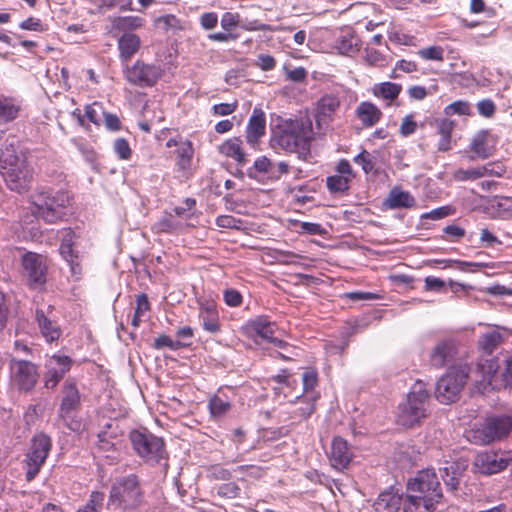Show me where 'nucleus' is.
<instances>
[{"label":"nucleus","mask_w":512,"mask_h":512,"mask_svg":"<svg viewBox=\"0 0 512 512\" xmlns=\"http://www.w3.org/2000/svg\"><path fill=\"white\" fill-rule=\"evenodd\" d=\"M146 503L142 479L134 473L114 479L106 508L114 512H138Z\"/></svg>","instance_id":"f257e3e1"},{"label":"nucleus","mask_w":512,"mask_h":512,"mask_svg":"<svg viewBox=\"0 0 512 512\" xmlns=\"http://www.w3.org/2000/svg\"><path fill=\"white\" fill-rule=\"evenodd\" d=\"M69 201V193L64 189L39 187L31 195L32 212L37 218L43 219L48 224H53L66 216Z\"/></svg>","instance_id":"f03ea898"},{"label":"nucleus","mask_w":512,"mask_h":512,"mask_svg":"<svg viewBox=\"0 0 512 512\" xmlns=\"http://www.w3.org/2000/svg\"><path fill=\"white\" fill-rule=\"evenodd\" d=\"M274 139L286 151L297 153L299 158H306L310 154L311 122L303 119H285L278 126Z\"/></svg>","instance_id":"7ed1b4c3"},{"label":"nucleus","mask_w":512,"mask_h":512,"mask_svg":"<svg viewBox=\"0 0 512 512\" xmlns=\"http://www.w3.org/2000/svg\"><path fill=\"white\" fill-rule=\"evenodd\" d=\"M128 439L134 453L144 463L150 466L163 465L165 468L168 467L169 454L162 437L153 434L147 428H141L132 429L129 432Z\"/></svg>","instance_id":"20e7f679"},{"label":"nucleus","mask_w":512,"mask_h":512,"mask_svg":"<svg viewBox=\"0 0 512 512\" xmlns=\"http://www.w3.org/2000/svg\"><path fill=\"white\" fill-rule=\"evenodd\" d=\"M0 172L10 190L22 193L28 190L33 179V168L13 145H7L0 155Z\"/></svg>","instance_id":"39448f33"},{"label":"nucleus","mask_w":512,"mask_h":512,"mask_svg":"<svg viewBox=\"0 0 512 512\" xmlns=\"http://www.w3.org/2000/svg\"><path fill=\"white\" fill-rule=\"evenodd\" d=\"M429 394L422 383H416L407 395L405 402L398 407L397 423L412 428L422 423L427 417Z\"/></svg>","instance_id":"423d86ee"},{"label":"nucleus","mask_w":512,"mask_h":512,"mask_svg":"<svg viewBox=\"0 0 512 512\" xmlns=\"http://www.w3.org/2000/svg\"><path fill=\"white\" fill-rule=\"evenodd\" d=\"M476 370L493 389L512 387V353L505 356L502 365L495 358H481Z\"/></svg>","instance_id":"0eeeda50"},{"label":"nucleus","mask_w":512,"mask_h":512,"mask_svg":"<svg viewBox=\"0 0 512 512\" xmlns=\"http://www.w3.org/2000/svg\"><path fill=\"white\" fill-rule=\"evenodd\" d=\"M52 450V438L43 431L35 433L30 441L25 454V478L28 482L35 479L45 464Z\"/></svg>","instance_id":"6e6552de"},{"label":"nucleus","mask_w":512,"mask_h":512,"mask_svg":"<svg viewBox=\"0 0 512 512\" xmlns=\"http://www.w3.org/2000/svg\"><path fill=\"white\" fill-rule=\"evenodd\" d=\"M512 430V417L509 415L487 416L479 427L471 431L475 444L487 445L506 438Z\"/></svg>","instance_id":"1a4fd4ad"},{"label":"nucleus","mask_w":512,"mask_h":512,"mask_svg":"<svg viewBox=\"0 0 512 512\" xmlns=\"http://www.w3.org/2000/svg\"><path fill=\"white\" fill-rule=\"evenodd\" d=\"M470 368L468 365L453 366L442 376L436 385L435 396L443 404L455 402L467 382Z\"/></svg>","instance_id":"9d476101"},{"label":"nucleus","mask_w":512,"mask_h":512,"mask_svg":"<svg viewBox=\"0 0 512 512\" xmlns=\"http://www.w3.org/2000/svg\"><path fill=\"white\" fill-rule=\"evenodd\" d=\"M22 274L30 290L43 291L47 283V265L45 258L35 252L27 251L21 257Z\"/></svg>","instance_id":"9b49d317"},{"label":"nucleus","mask_w":512,"mask_h":512,"mask_svg":"<svg viewBox=\"0 0 512 512\" xmlns=\"http://www.w3.org/2000/svg\"><path fill=\"white\" fill-rule=\"evenodd\" d=\"M280 331L275 323L268 322L266 318L258 317V350H267L270 355L283 359H291L282 351L287 350L289 345L280 338Z\"/></svg>","instance_id":"f8f14e48"},{"label":"nucleus","mask_w":512,"mask_h":512,"mask_svg":"<svg viewBox=\"0 0 512 512\" xmlns=\"http://www.w3.org/2000/svg\"><path fill=\"white\" fill-rule=\"evenodd\" d=\"M12 379L19 392H31L39 380L38 366L31 361L12 357L10 360Z\"/></svg>","instance_id":"ddd939ff"},{"label":"nucleus","mask_w":512,"mask_h":512,"mask_svg":"<svg viewBox=\"0 0 512 512\" xmlns=\"http://www.w3.org/2000/svg\"><path fill=\"white\" fill-rule=\"evenodd\" d=\"M125 79L132 85L141 88L153 87L162 76V70L154 64L137 60L123 70Z\"/></svg>","instance_id":"4468645a"},{"label":"nucleus","mask_w":512,"mask_h":512,"mask_svg":"<svg viewBox=\"0 0 512 512\" xmlns=\"http://www.w3.org/2000/svg\"><path fill=\"white\" fill-rule=\"evenodd\" d=\"M408 491L424 496L428 501L439 503L442 498L440 482L434 470L426 469L408 483Z\"/></svg>","instance_id":"2eb2a0df"},{"label":"nucleus","mask_w":512,"mask_h":512,"mask_svg":"<svg viewBox=\"0 0 512 512\" xmlns=\"http://www.w3.org/2000/svg\"><path fill=\"white\" fill-rule=\"evenodd\" d=\"M72 365L73 360L67 355L55 353L48 356L44 363V387L48 390H54L64 376L71 370Z\"/></svg>","instance_id":"dca6fc26"},{"label":"nucleus","mask_w":512,"mask_h":512,"mask_svg":"<svg viewBox=\"0 0 512 512\" xmlns=\"http://www.w3.org/2000/svg\"><path fill=\"white\" fill-rule=\"evenodd\" d=\"M509 463V458L502 453L485 451L478 453L474 459L475 469L483 475H492L503 471Z\"/></svg>","instance_id":"f3484780"},{"label":"nucleus","mask_w":512,"mask_h":512,"mask_svg":"<svg viewBox=\"0 0 512 512\" xmlns=\"http://www.w3.org/2000/svg\"><path fill=\"white\" fill-rule=\"evenodd\" d=\"M73 237L74 232L69 229L61 241L59 252L70 268L71 277L74 280H79L82 276V266L80 264L79 252L73 248Z\"/></svg>","instance_id":"a211bd4d"},{"label":"nucleus","mask_w":512,"mask_h":512,"mask_svg":"<svg viewBox=\"0 0 512 512\" xmlns=\"http://www.w3.org/2000/svg\"><path fill=\"white\" fill-rule=\"evenodd\" d=\"M62 399L59 407V417L66 419L80 407L81 395L73 379H67L62 386Z\"/></svg>","instance_id":"6ab92c4d"},{"label":"nucleus","mask_w":512,"mask_h":512,"mask_svg":"<svg viewBox=\"0 0 512 512\" xmlns=\"http://www.w3.org/2000/svg\"><path fill=\"white\" fill-rule=\"evenodd\" d=\"M458 353L457 344L454 340H442L432 349L430 353V364L436 368H442L452 362Z\"/></svg>","instance_id":"aec40b11"},{"label":"nucleus","mask_w":512,"mask_h":512,"mask_svg":"<svg viewBox=\"0 0 512 512\" xmlns=\"http://www.w3.org/2000/svg\"><path fill=\"white\" fill-rule=\"evenodd\" d=\"M353 452L346 440L342 437H335L331 443L329 459L331 465L337 470L345 469L351 462Z\"/></svg>","instance_id":"412c9836"},{"label":"nucleus","mask_w":512,"mask_h":512,"mask_svg":"<svg viewBox=\"0 0 512 512\" xmlns=\"http://www.w3.org/2000/svg\"><path fill=\"white\" fill-rule=\"evenodd\" d=\"M402 505V495L390 488L379 494L374 502V509L376 512H398Z\"/></svg>","instance_id":"4be33fe9"},{"label":"nucleus","mask_w":512,"mask_h":512,"mask_svg":"<svg viewBox=\"0 0 512 512\" xmlns=\"http://www.w3.org/2000/svg\"><path fill=\"white\" fill-rule=\"evenodd\" d=\"M489 138L490 135L486 130H481L473 136L469 148L475 156H472L471 159H487L493 155L494 147L489 145Z\"/></svg>","instance_id":"5701e85b"},{"label":"nucleus","mask_w":512,"mask_h":512,"mask_svg":"<svg viewBox=\"0 0 512 512\" xmlns=\"http://www.w3.org/2000/svg\"><path fill=\"white\" fill-rule=\"evenodd\" d=\"M340 107V99L336 94H324L317 102L318 121L331 120Z\"/></svg>","instance_id":"b1692460"},{"label":"nucleus","mask_w":512,"mask_h":512,"mask_svg":"<svg viewBox=\"0 0 512 512\" xmlns=\"http://www.w3.org/2000/svg\"><path fill=\"white\" fill-rule=\"evenodd\" d=\"M356 117L361 121L365 127H372L378 123L382 117L381 110L372 102H361L356 110Z\"/></svg>","instance_id":"393cba45"},{"label":"nucleus","mask_w":512,"mask_h":512,"mask_svg":"<svg viewBox=\"0 0 512 512\" xmlns=\"http://www.w3.org/2000/svg\"><path fill=\"white\" fill-rule=\"evenodd\" d=\"M36 321L42 336L47 342L51 343L59 339L61 336V329L59 325L56 322L50 320L43 310H36Z\"/></svg>","instance_id":"a878e982"},{"label":"nucleus","mask_w":512,"mask_h":512,"mask_svg":"<svg viewBox=\"0 0 512 512\" xmlns=\"http://www.w3.org/2000/svg\"><path fill=\"white\" fill-rule=\"evenodd\" d=\"M141 40L138 35L125 32L118 39L119 56L122 61H128L138 51Z\"/></svg>","instance_id":"bb28decb"},{"label":"nucleus","mask_w":512,"mask_h":512,"mask_svg":"<svg viewBox=\"0 0 512 512\" xmlns=\"http://www.w3.org/2000/svg\"><path fill=\"white\" fill-rule=\"evenodd\" d=\"M288 171V165L285 162L274 164L270 159L263 157L258 159V182L261 181L260 176H266L268 179L277 180L282 174Z\"/></svg>","instance_id":"cd10ccee"},{"label":"nucleus","mask_w":512,"mask_h":512,"mask_svg":"<svg viewBox=\"0 0 512 512\" xmlns=\"http://www.w3.org/2000/svg\"><path fill=\"white\" fill-rule=\"evenodd\" d=\"M437 503L428 501L427 498L417 495L415 492H410L405 501L403 502L404 512H431L435 509Z\"/></svg>","instance_id":"c85d7f7f"},{"label":"nucleus","mask_w":512,"mask_h":512,"mask_svg":"<svg viewBox=\"0 0 512 512\" xmlns=\"http://www.w3.org/2000/svg\"><path fill=\"white\" fill-rule=\"evenodd\" d=\"M385 205L390 209L412 208L415 205V199L408 191L393 188L385 200Z\"/></svg>","instance_id":"c756f323"},{"label":"nucleus","mask_w":512,"mask_h":512,"mask_svg":"<svg viewBox=\"0 0 512 512\" xmlns=\"http://www.w3.org/2000/svg\"><path fill=\"white\" fill-rule=\"evenodd\" d=\"M19 110L20 107L15 103L13 98L0 95V125L15 120Z\"/></svg>","instance_id":"7c9ffc66"},{"label":"nucleus","mask_w":512,"mask_h":512,"mask_svg":"<svg viewBox=\"0 0 512 512\" xmlns=\"http://www.w3.org/2000/svg\"><path fill=\"white\" fill-rule=\"evenodd\" d=\"M241 144L242 140L240 138L229 139L222 144L220 148L221 153L235 159L239 165H243L246 159Z\"/></svg>","instance_id":"2f4dec72"},{"label":"nucleus","mask_w":512,"mask_h":512,"mask_svg":"<svg viewBox=\"0 0 512 512\" xmlns=\"http://www.w3.org/2000/svg\"><path fill=\"white\" fill-rule=\"evenodd\" d=\"M177 154V165L180 170L189 169L191 166L194 148L193 143L186 139L183 142H180L179 147L176 150Z\"/></svg>","instance_id":"473e14b6"},{"label":"nucleus","mask_w":512,"mask_h":512,"mask_svg":"<svg viewBox=\"0 0 512 512\" xmlns=\"http://www.w3.org/2000/svg\"><path fill=\"white\" fill-rule=\"evenodd\" d=\"M401 90L402 86L400 84L392 82H383L380 84H376L373 87V94L376 97H381L385 100L393 101L399 96Z\"/></svg>","instance_id":"72a5a7b5"},{"label":"nucleus","mask_w":512,"mask_h":512,"mask_svg":"<svg viewBox=\"0 0 512 512\" xmlns=\"http://www.w3.org/2000/svg\"><path fill=\"white\" fill-rule=\"evenodd\" d=\"M191 345V342H185L181 340H173L170 336L162 334L154 339L152 347L155 350H162L168 348L171 351H177L181 348H186Z\"/></svg>","instance_id":"f704fd0d"},{"label":"nucleus","mask_w":512,"mask_h":512,"mask_svg":"<svg viewBox=\"0 0 512 512\" xmlns=\"http://www.w3.org/2000/svg\"><path fill=\"white\" fill-rule=\"evenodd\" d=\"M143 25V19L138 16H118L112 20L114 29L129 32Z\"/></svg>","instance_id":"c9c22d12"},{"label":"nucleus","mask_w":512,"mask_h":512,"mask_svg":"<svg viewBox=\"0 0 512 512\" xmlns=\"http://www.w3.org/2000/svg\"><path fill=\"white\" fill-rule=\"evenodd\" d=\"M437 130L441 136L438 149L440 151L449 150L451 143V133L453 130V122L448 119H442L437 123Z\"/></svg>","instance_id":"e433bc0d"},{"label":"nucleus","mask_w":512,"mask_h":512,"mask_svg":"<svg viewBox=\"0 0 512 512\" xmlns=\"http://www.w3.org/2000/svg\"><path fill=\"white\" fill-rule=\"evenodd\" d=\"M502 340L501 333L497 331L488 332L480 337L479 346L485 353L491 355Z\"/></svg>","instance_id":"4c0bfd02"},{"label":"nucleus","mask_w":512,"mask_h":512,"mask_svg":"<svg viewBox=\"0 0 512 512\" xmlns=\"http://www.w3.org/2000/svg\"><path fill=\"white\" fill-rule=\"evenodd\" d=\"M486 169L484 167H472L468 169H457L453 173V179L456 181H474L485 177Z\"/></svg>","instance_id":"58836bf2"},{"label":"nucleus","mask_w":512,"mask_h":512,"mask_svg":"<svg viewBox=\"0 0 512 512\" xmlns=\"http://www.w3.org/2000/svg\"><path fill=\"white\" fill-rule=\"evenodd\" d=\"M112 426V423H107L105 429L98 433V446L102 451L108 452L114 449L115 443L113 439L117 438V433L110 431Z\"/></svg>","instance_id":"ea45409f"},{"label":"nucleus","mask_w":512,"mask_h":512,"mask_svg":"<svg viewBox=\"0 0 512 512\" xmlns=\"http://www.w3.org/2000/svg\"><path fill=\"white\" fill-rule=\"evenodd\" d=\"M271 380L279 385L273 387L276 394L279 390H283L284 397L290 398V390L292 389V386L296 384V381L291 378L290 374L286 370H283L282 373L277 376H273Z\"/></svg>","instance_id":"a19ab883"},{"label":"nucleus","mask_w":512,"mask_h":512,"mask_svg":"<svg viewBox=\"0 0 512 512\" xmlns=\"http://www.w3.org/2000/svg\"><path fill=\"white\" fill-rule=\"evenodd\" d=\"M350 179L344 175H331L327 177L326 186L331 193H343L349 189Z\"/></svg>","instance_id":"79ce46f5"},{"label":"nucleus","mask_w":512,"mask_h":512,"mask_svg":"<svg viewBox=\"0 0 512 512\" xmlns=\"http://www.w3.org/2000/svg\"><path fill=\"white\" fill-rule=\"evenodd\" d=\"M208 408L212 417L219 418L230 410L231 404L229 401L214 395L208 402Z\"/></svg>","instance_id":"37998d69"},{"label":"nucleus","mask_w":512,"mask_h":512,"mask_svg":"<svg viewBox=\"0 0 512 512\" xmlns=\"http://www.w3.org/2000/svg\"><path fill=\"white\" fill-rule=\"evenodd\" d=\"M202 327L209 333H217L220 330L218 315L211 309H206L205 314H201Z\"/></svg>","instance_id":"c03bdc74"},{"label":"nucleus","mask_w":512,"mask_h":512,"mask_svg":"<svg viewBox=\"0 0 512 512\" xmlns=\"http://www.w3.org/2000/svg\"><path fill=\"white\" fill-rule=\"evenodd\" d=\"M104 108L99 102H94L85 107V116L93 124L99 126L103 119Z\"/></svg>","instance_id":"a18cd8bd"},{"label":"nucleus","mask_w":512,"mask_h":512,"mask_svg":"<svg viewBox=\"0 0 512 512\" xmlns=\"http://www.w3.org/2000/svg\"><path fill=\"white\" fill-rule=\"evenodd\" d=\"M105 501V493L102 491H92L87 502L82 506L93 512H101Z\"/></svg>","instance_id":"49530a36"},{"label":"nucleus","mask_w":512,"mask_h":512,"mask_svg":"<svg viewBox=\"0 0 512 512\" xmlns=\"http://www.w3.org/2000/svg\"><path fill=\"white\" fill-rule=\"evenodd\" d=\"M417 55L429 61H443L444 49L441 46H429L418 50Z\"/></svg>","instance_id":"de8ad7c7"},{"label":"nucleus","mask_w":512,"mask_h":512,"mask_svg":"<svg viewBox=\"0 0 512 512\" xmlns=\"http://www.w3.org/2000/svg\"><path fill=\"white\" fill-rule=\"evenodd\" d=\"M113 151L120 160H128L132 155L129 142L123 137H119L114 141Z\"/></svg>","instance_id":"09e8293b"},{"label":"nucleus","mask_w":512,"mask_h":512,"mask_svg":"<svg viewBox=\"0 0 512 512\" xmlns=\"http://www.w3.org/2000/svg\"><path fill=\"white\" fill-rule=\"evenodd\" d=\"M288 433L285 427L278 428H262L258 431V441L262 439L264 442L277 440Z\"/></svg>","instance_id":"8fccbe9b"},{"label":"nucleus","mask_w":512,"mask_h":512,"mask_svg":"<svg viewBox=\"0 0 512 512\" xmlns=\"http://www.w3.org/2000/svg\"><path fill=\"white\" fill-rule=\"evenodd\" d=\"M303 392L308 394L311 392L318 382V375L314 369H307L302 374Z\"/></svg>","instance_id":"3c124183"},{"label":"nucleus","mask_w":512,"mask_h":512,"mask_svg":"<svg viewBox=\"0 0 512 512\" xmlns=\"http://www.w3.org/2000/svg\"><path fill=\"white\" fill-rule=\"evenodd\" d=\"M354 162L360 165L363 171L368 174L374 169L373 157L369 152L363 150L357 156L354 157Z\"/></svg>","instance_id":"603ef678"},{"label":"nucleus","mask_w":512,"mask_h":512,"mask_svg":"<svg viewBox=\"0 0 512 512\" xmlns=\"http://www.w3.org/2000/svg\"><path fill=\"white\" fill-rule=\"evenodd\" d=\"M9 312L10 309L6 295L0 290V333H2L7 326Z\"/></svg>","instance_id":"864d4df0"},{"label":"nucleus","mask_w":512,"mask_h":512,"mask_svg":"<svg viewBox=\"0 0 512 512\" xmlns=\"http://www.w3.org/2000/svg\"><path fill=\"white\" fill-rule=\"evenodd\" d=\"M223 298L225 303L230 307H237L242 303V295L241 293L234 289V288H228L224 290L223 292Z\"/></svg>","instance_id":"5fc2aeb1"},{"label":"nucleus","mask_w":512,"mask_h":512,"mask_svg":"<svg viewBox=\"0 0 512 512\" xmlns=\"http://www.w3.org/2000/svg\"><path fill=\"white\" fill-rule=\"evenodd\" d=\"M471 106L466 101H455L446 107L448 114L469 115Z\"/></svg>","instance_id":"6e6d98bb"},{"label":"nucleus","mask_w":512,"mask_h":512,"mask_svg":"<svg viewBox=\"0 0 512 512\" xmlns=\"http://www.w3.org/2000/svg\"><path fill=\"white\" fill-rule=\"evenodd\" d=\"M103 120L106 129L109 131L117 132L122 128V123L116 114L104 111Z\"/></svg>","instance_id":"4d7b16f0"},{"label":"nucleus","mask_w":512,"mask_h":512,"mask_svg":"<svg viewBox=\"0 0 512 512\" xmlns=\"http://www.w3.org/2000/svg\"><path fill=\"white\" fill-rule=\"evenodd\" d=\"M452 469H453L452 466L451 467H445L441 471H442V478H443V481L446 484V486L450 490L455 491V490L458 489L459 480L455 476L454 471H451Z\"/></svg>","instance_id":"13d9d810"},{"label":"nucleus","mask_w":512,"mask_h":512,"mask_svg":"<svg viewBox=\"0 0 512 512\" xmlns=\"http://www.w3.org/2000/svg\"><path fill=\"white\" fill-rule=\"evenodd\" d=\"M247 142L255 147L256 145V107L252 110L247 126Z\"/></svg>","instance_id":"bf43d9fd"},{"label":"nucleus","mask_w":512,"mask_h":512,"mask_svg":"<svg viewBox=\"0 0 512 512\" xmlns=\"http://www.w3.org/2000/svg\"><path fill=\"white\" fill-rule=\"evenodd\" d=\"M417 130V123L413 120L412 115H406L400 125L399 132L402 136L407 137Z\"/></svg>","instance_id":"052dcab7"},{"label":"nucleus","mask_w":512,"mask_h":512,"mask_svg":"<svg viewBox=\"0 0 512 512\" xmlns=\"http://www.w3.org/2000/svg\"><path fill=\"white\" fill-rule=\"evenodd\" d=\"M397 70H401L405 73H411V72H415L418 70V66L417 64L414 62V61H409V60H399L397 63H396V66L391 74V78H398L399 76L397 75L396 71Z\"/></svg>","instance_id":"680f3d73"},{"label":"nucleus","mask_w":512,"mask_h":512,"mask_svg":"<svg viewBox=\"0 0 512 512\" xmlns=\"http://www.w3.org/2000/svg\"><path fill=\"white\" fill-rule=\"evenodd\" d=\"M452 209L450 206H442L436 209H433L430 212L424 213L421 217L424 219H432L439 220L443 219L452 214Z\"/></svg>","instance_id":"e2e57ef3"},{"label":"nucleus","mask_w":512,"mask_h":512,"mask_svg":"<svg viewBox=\"0 0 512 512\" xmlns=\"http://www.w3.org/2000/svg\"><path fill=\"white\" fill-rule=\"evenodd\" d=\"M314 397H310L309 401L303 402V405L293 411L296 416L300 419H307L314 412Z\"/></svg>","instance_id":"0e129e2a"},{"label":"nucleus","mask_w":512,"mask_h":512,"mask_svg":"<svg viewBox=\"0 0 512 512\" xmlns=\"http://www.w3.org/2000/svg\"><path fill=\"white\" fill-rule=\"evenodd\" d=\"M443 232L450 237V241H459L465 236V229L456 224L446 226Z\"/></svg>","instance_id":"69168bd1"},{"label":"nucleus","mask_w":512,"mask_h":512,"mask_svg":"<svg viewBox=\"0 0 512 512\" xmlns=\"http://www.w3.org/2000/svg\"><path fill=\"white\" fill-rule=\"evenodd\" d=\"M237 108L236 103H219L212 107L213 113L217 116H226L232 114Z\"/></svg>","instance_id":"338daca9"},{"label":"nucleus","mask_w":512,"mask_h":512,"mask_svg":"<svg viewBox=\"0 0 512 512\" xmlns=\"http://www.w3.org/2000/svg\"><path fill=\"white\" fill-rule=\"evenodd\" d=\"M477 109L480 115L491 117L495 113V104L492 100L486 99L478 102Z\"/></svg>","instance_id":"774afa93"}]
</instances>
